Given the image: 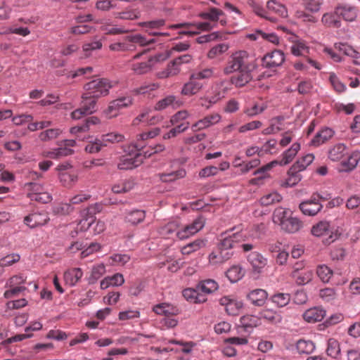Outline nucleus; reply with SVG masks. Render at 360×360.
<instances>
[{
    "label": "nucleus",
    "instance_id": "obj_14",
    "mask_svg": "<svg viewBox=\"0 0 360 360\" xmlns=\"http://www.w3.org/2000/svg\"><path fill=\"white\" fill-rule=\"evenodd\" d=\"M143 55V53L135 55L129 62L131 70L136 75H143L148 72L152 68L153 58L150 57L145 60H137Z\"/></svg>",
    "mask_w": 360,
    "mask_h": 360
},
{
    "label": "nucleus",
    "instance_id": "obj_12",
    "mask_svg": "<svg viewBox=\"0 0 360 360\" xmlns=\"http://www.w3.org/2000/svg\"><path fill=\"white\" fill-rule=\"evenodd\" d=\"M146 157V155H143L139 150H136V153L134 155L129 154L123 156L117 164V168L120 170L132 169L139 166Z\"/></svg>",
    "mask_w": 360,
    "mask_h": 360
},
{
    "label": "nucleus",
    "instance_id": "obj_62",
    "mask_svg": "<svg viewBox=\"0 0 360 360\" xmlns=\"http://www.w3.org/2000/svg\"><path fill=\"white\" fill-rule=\"evenodd\" d=\"M176 101V97L173 95H169L164 98L160 100L154 106L155 110H163L170 105H172Z\"/></svg>",
    "mask_w": 360,
    "mask_h": 360
},
{
    "label": "nucleus",
    "instance_id": "obj_19",
    "mask_svg": "<svg viewBox=\"0 0 360 360\" xmlns=\"http://www.w3.org/2000/svg\"><path fill=\"white\" fill-rule=\"evenodd\" d=\"M221 115L217 112L208 115L191 126L193 131H200L217 124L221 120Z\"/></svg>",
    "mask_w": 360,
    "mask_h": 360
},
{
    "label": "nucleus",
    "instance_id": "obj_28",
    "mask_svg": "<svg viewBox=\"0 0 360 360\" xmlns=\"http://www.w3.org/2000/svg\"><path fill=\"white\" fill-rule=\"evenodd\" d=\"M83 276V271L80 268H72L64 273V281L70 286L75 285Z\"/></svg>",
    "mask_w": 360,
    "mask_h": 360
},
{
    "label": "nucleus",
    "instance_id": "obj_38",
    "mask_svg": "<svg viewBox=\"0 0 360 360\" xmlns=\"http://www.w3.org/2000/svg\"><path fill=\"white\" fill-rule=\"evenodd\" d=\"M339 16V13H337L336 10L333 13H326L322 16L321 22L327 27L338 28L341 26Z\"/></svg>",
    "mask_w": 360,
    "mask_h": 360
},
{
    "label": "nucleus",
    "instance_id": "obj_29",
    "mask_svg": "<svg viewBox=\"0 0 360 360\" xmlns=\"http://www.w3.org/2000/svg\"><path fill=\"white\" fill-rule=\"evenodd\" d=\"M304 226V223L297 217H291L285 223H283L281 229L289 233H295L300 231Z\"/></svg>",
    "mask_w": 360,
    "mask_h": 360
},
{
    "label": "nucleus",
    "instance_id": "obj_3",
    "mask_svg": "<svg viewBox=\"0 0 360 360\" xmlns=\"http://www.w3.org/2000/svg\"><path fill=\"white\" fill-rule=\"evenodd\" d=\"M243 230V225L238 224L222 232L219 236L218 249L224 251H231L233 248L245 240Z\"/></svg>",
    "mask_w": 360,
    "mask_h": 360
},
{
    "label": "nucleus",
    "instance_id": "obj_58",
    "mask_svg": "<svg viewBox=\"0 0 360 360\" xmlns=\"http://www.w3.org/2000/svg\"><path fill=\"white\" fill-rule=\"evenodd\" d=\"M189 122H183L178 125H174L175 127L171 129L167 133L163 135L164 139H169L173 137L176 136L178 134L181 132L185 131L189 127Z\"/></svg>",
    "mask_w": 360,
    "mask_h": 360
},
{
    "label": "nucleus",
    "instance_id": "obj_63",
    "mask_svg": "<svg viewBox=\"0 0 360 360\" xmlns=\"http://www.w3.org/2000/svg\"><path fill=\"white\" fill-rule=\"evenodd\" d=\"M260 316L262 319L272 323H276L281 321V316L275 311L269 309H263L260 312Z\"/></svg>",
    "mask_w": 360,
    "mask_h": 360
},
{
    "label": "nucleus",
    "instance_id": "obj_18",
    "mask_svg": "<svg viewBox=\"0 0 360 360\" xmlns=\"http://www.w3.org/2000/svg\"><path fill=\"white\" fill-rule=\"evenodd\" d=\"M49 219V214L45 211H42L31 213L25 217L24 221L29 227L34 229L37 226L45 225Z\"/></svg>",
    "mask_w": 360,
    "mask_h": 360
},
{
    "label": "nucleus",
    "instance_id": "obj_44",
    "mask_svg": "<svg viewBox=\"0 0 360 360\" xmlns=\"http://www.w3.org/2000/svg\"><path fill=\"white\" fill-rule=\"evenodd\" d=\"M314 159V156L311 153L302 157L291 166L292 167V170L297 169V171L299 172L304 171L313 162Z\"/></svg>",
    "mask_w": 360,
    "mask_h": 360
},
{
    "label": "nucleus",
    "instance_id": "obj_8",
    "mask_svg": "<svg viewBox=\"0 0 360 360\" xmlns=\"http://www.w3.org/2000/svg\"><path fill=\"white\" fill-rule=\"evenodd\" d=\"M171 28H185L184 31L180 32V34L193 36L199 33L198 31H210L214 28V25L212 22H202L198 23H179L170 26Z\"/></svg>",
    "mask_w": 360,
    "mask_h": 360
},
{
    "label": "nucleus",
    "instance_id": "obj_50",
    "mask_svg": "<svg viewBox=\"0 0 360 360\" xmlns=\"http://www.w3.org/2000/svg\"><path fill=\"white\" fill-rule=\"evenodd\" d=\"M245 271L240 266H233L226 271V277L231 283H236L241 279Z\"/></svg>",
    "mask_w": 360,
    "mask_h": 360
},
{
    "label": "nucleus",
    "instance_id": "obj_61",
    "mask_svg": "<svg viewBox=\"0 0 360 360\" xmlns=\"http://www.w3.org/2000/svg\"><path fill=\"white\" fill-rule=\"evenodd\" d=\"M267 108L264 103H255L252 107H248L244 110V113L249 117H253L264 112Z\"/></svg>",
    "mask_w": 360,
    "mask_h": 360
},
{
    "label": "nucleus",
    "instance_id": "obj_42",
    "mask_svg": "<svg viewBox=\"0 0 360 360\" xmlns=\"http://www.w3.org/2000/svg\"><path fill=\"white\" fill-rule=\"evenodd\" d=\"M186 174L185 169H180L169 173H162L159 174L160 179L162 182H172L184 178Z\"/></svg>",
    "mask_w": 360,
    "mask_h": 360
},
{
    "label": "nucleus",
    "instance_id": "obj_31",
    "mask_svg": "<svg viewBox=\"0 0 360 360\" xmlns=\"http://www.w3.org/2000/svg\"><path fill=\"white\" fill-rule=\"evenodd\" d=\"M267 295L266 290L255 289L249 292L248 298L252 304L260 307L265 303Z\"/></svg>",
    "mask_w": 360,
    "mask_h": 360
},
{
    "label": "nucleus",
    "instance_id": "obj_17",
    "mask_svg": "<svg viewBox=\"0 0 360 360\" xmlns=\"http://www.w3.org/2000/svg\"><path fill=\"white\" fill-rule=\"evenodd\" d=\"M100 123V120L97 117L92 116L87 118L85 123L80 126H75L70 129V133L76 135V139L79 141H85L87 137L82 134L89 131L91 125H96ZM89 136H88L89 138Z\"/></svg>",
    "mask_w": 360,
    "mask_h": 360
},
{
    "label": "nucleus",
    "instance_id": "obj_5",
    "mask_svg": "<svg viewBox=\"0 0 360 360\" xmlns=\"http://www.w3.org/2000/svg\"><path fill=\"white\" fill-rule=\"evenodd\" d=\"M112 87L111 82L104 78L92 80L84 85L85 98L94 97L98 98L109 94Z\"/></svg>",
    "mask_w": 360,
    "mask_h": 360
},
{
    "label": "nucleus",
    "instance_id": "obj_57",
    "mask_svg": "<svg viewBox=\"0 0 360 360\" xmlns=\"http://www.w3.org/2000/svg\"><path fill=\"white\" fill-rule=\"evenodd\" d=\"M316 274L323 283H328L333 274V271L328 266L322 264L317 266Z\"/></svg>",
    "mask_w": 360,
    "mask_h": 360
},
{
    "label": "nucleus",
    "instance_id": "obj_53",
    "mask_svg": "<svg viewBox=\"0 0 360 360\" xmlns=\"http://www.w3.org/2000/svg\"><path fill=\"white\" fill-rule=\"evenodd\" d=\"M327 354L333 358H336L340 354L339 342L335 338H329L327 342Z\"/></svg>",
    "mask_w": 360,
    "mask_h": 360
},
{
    "label": "nucleus",
    "instance_id": "obj_60",
    "mask_svg": "<svg viewBox=\"0 0 360 360\" xmlns=\"http://www.w3.org/2000/svg\"><path fill=\"white\" fill-rule=\"evenodd\" d=\"M290 300V295L288 293L278 292L271 297V301L278 307L286 306Z\"/></svg>",
    "mask_w": 360,
    "mask_h": 360
},
{
    "label": "nucleus",
    "instance_id": "obj_37",
    "mask_svg": "<svg viewBox=\"0 0 360 360\" xmlns=\"http://www.w3.org/2000/svg\"><path fill=\"white\" fill-rule=\"evenodd\" d=\"M135 183L134 179H127L118 181L112 187V191L115 193H122L130 191L134 186Z\"/></svg>",
    "mask_w": 360,
    "mask_h": 360
},
{
    "label": "nucleus",
    "instance_id": "obj_35",
    "mask_svg": "<svg viewBox=\"0 0 360 360\" xmlns=\"http://www.w3.org/2000/svg\"><path fill=\"white\" fill-rule=\"evenodd\" d=\"M300 149L299 143H294L291 147L282 154V160L278 162L281 165H286L292 161Z\"/></svg>",
    "mask_w": 360,
    "mask_h": 360
},
{
    "label": "nucleus",
    "instance_id": "obj_56",
    "mask_svg": "<svg viewBox=\"0 0 360 360\" xmlns=\"http://www.w3.org/2000/svg\"><path fill=\"white\" fill-rule=\"evenodd\" d=\"M297 349L300 354H310L314 349V343L311 340H300L297 342Z\"/></svg>",
    "mask_w": 360,
    "mask_h": 360
},
{
    "label": "nucleus",
    "instance_id": "obj_51",
    "mask_svg": "<svg viewBox=\"0 0 360 360\" xmlns=\"http://www.w3.org/2000/svg\"><path fill=\"white\" fill-rule=\"evenodd\" d=\"M248 4L257 15L268 19L272 22L276 21V18L269 16L268 11H265L264 8L255 0H248Z\"/></svg>",
    "mask_w": 360,
    "mask_h": 360
},
{
    "label": "nucleus",
    "instance_id": "obj_54",
    "mask_svg": "<svg viewBox=\"0 0 360 360\" xmlns=\"http://www.w3.org/2000/svg\"><path fill=\"white\" fill-rule=\"evenodd\" d=\"M215 70L214 68H205L196 71L193 74V79H209L215 77Z\"/></svg>",
    "mask_w": 360,
    "mask_h": 360
},
{
    "label": "nucleus",
    "instance_id": "obj_20",
    "mask_svg": "<svg viewBox=\"0 0 360 360\" xmlns=\"http://www.w3.org/2000/svg\"><path fill=\"white\" fill-rule=\"evenodd\" d=\"M326 315V311L322 307H315L306 310L302 314L304 320L314 323L321 321Z\"/></svg>",
    "mask_w": 360,
    "mask_h": 360
},
{
    "label": "nucleus",
    "instance_id": "obj_15",
    "mask_svg": "<svg viewBox=\"0 0 360 360\" xmlns=\"http://www.w3.org/2000/svg\"><path fill=\"white\" fill-rule=\"evenodd\" d=\"M198 16L203 20H208L209 22H212L214 27L216 23L219 22L221 25L225 26L226 25V20L224 18V13L217 8H210L206 11L200 12Z\"/></svg>",
    "mask_w": 360,
    "mask_h": 360
},
{
    "label": "nucleus",
    "instance_id": "obj_4",
    "mask_svg": "<svg viewBox=\"0 0 360 360\" xmlns=\"http://www.w3.org/2000/svg\"><path fill=\"white\" fill-rule=\"evenodd\" d=\"M155 42L153 39H146L141 34H135L127 36L125 37L124 41L116 42L111 44L109 49L112 51H134L136 47L135 44H139L141 46H144Z\"/></svg>",
    "mask_w": 360,
    "mask_h": 360
},
{
    "label": "nucleus",
    "instance_id": "obj_52",
    "mask_svg": "<svg viewBox=\"0 0 360 360\" xmlns=\"http://www.w3.org/2000/svg\"><path fill=\"white\" fill-rule=\"evenodd\" d=\"M283 199L282 195L278 192H271L263 195L260 198V203L264 206H269L274 203L280 202Z\"/></svg>",
    "mask_w": 360,
    "mask_h": 360
},
{
    "label": "nucleus",
    "instance_id": "obj_27",
    "mask_svg": "<svg viewBox=\"0 0 360 360\" xmlns=\"http://www.w3.org/2000/svg\"><path fill=\"white\" fill-rule=\"evenodd\" d=\"M288 176L285 179L281 181V186L283 188L293 187L296 186L302 179L300 172L297 169L292 170L291 167L288 171Z\"/></svg>",
    "mask_w": 360,
    "mask_h": 360
},
{
    "label": "nucleus",
    "instance_id": "obj_13",
    "mask_svg": "<svg viewBox=\"0 0 360 360\" xmlns=\"http://www.w3.org/2000/svg\"><path fill=\"white\" fill-rule=\"evenodd\" d=\"M318 195H312L310 198L302 201L299 205V208L302 213L306 216H316L323 209V205L318 202Z\"/></svg>",
    "mask_w": 360,
    "mask_h": 360
},
{
    "label": "nucleus",
    "instance_id": "obj_30",
    "mask_svg": "<svg viewBox=\"0 0 360 360\" xmlns=\"http://www.w3.org/2000/svg\"><path fill=\"white\" fill-rule=\"evenodd\" d=\"M146 218V212L142 210H131L125 212L124 220L132 225L141 223Z\"/></svg>",
    "mask_w": 360,
    "mask_h": 360
},
{
    "label": "nucleus",
    "instance_id": "obj_11",
    "mask_svg": "<svg viewBox=\"0 0 360 360\" xmlns=\"http://www.w3.org/2000/svg\"><path fill=\"white\" fill-rule=\"evenodd\" d=\"M69 164H61L57 167L60 183L66 188L72 187L77 181V174L70 170Z\"/></svg>",
    "mask_w": 360,
    "mask_h": 360
},
{
    "label": "nucleus",
    "instance_id": "obj_55",
    "mask_svg": "<svg viewBox=\"0 0 360 360\" xmlns=\"http://www.w3.org/2000/svg\"><path fill=\"white\" fill-rule=\"evenodd\" d=\"M179 223L178 221H173L168 222L167 224L160 227L158 232L160 236L167 238L170 234L178 231Z\"/></svg>",
    "mask_w": 360,
    "mask_h": 360
},
{
    "label": "nucleus",
    "instance_id": "obj_21",
    "mask_svg": "<svg viewBox=\"0 0 360 360\" xmlns=\"http://www.w3.org/2000/svg\"><path fill=\"white\" fill-rule=\"evenodd\" d=\"M202 87V83L198 82L197 79H193V74H191L188 82L184 84L181 94L184 96H191L198 94Z\"/></svg>",
    "mask_w": 360,
    "mask_h": 360
},
{
    "label": "nucleus",
    "instance_id": "obj_46",
    "mask_svg": "<svg viewBox=\"0 0 360 360\" xmlns=\"http://www.w3.org/2000/svg\"><path fill=\"white\" fill-rule=\"evenodd\" d=\"M266 7L269 11L274 13L280 17L285 18L288 15L286 8L274 0L269 1L266 4Z\"/></svg>",
    "mask_w": 360,
    "mask_h": 360
},
{
    "label": "nucleus",
    "instance_id": "obj_22",
    "mask_svg": "<svg viewBox=\"0 0 360 360\" xmlns=\"http://www.w3.org/2000/svg\"><path fill=\"white\" fill-rule=\"evenodd\" d=\"M255 70L237 71L238 73L231 77V83L236 87L245 86L252 79V72Z\"/></svg>",
    "mask_w": 360,
    "mask_h": 360
},
{
    "label": "nucleus",
    "instance_id": "obj_39",
    "mask_svg": "<svg viewBox=\"0 0 360 360\" xmlns=\"http://www.w3.org/2000/svg\"><path fill=\"white\" fill-rule=\"evenodd\" d=\"M207 241L203 239H197L193 242L187 244L181 248V252L183 255H188L196 252L206 245Z\"/></svg>",
    "mask_w": 360,
    "mask_h": 360
},
{
    "label": "nucleus",
    "instance_id": "obj_36",
    "mask_svg": "<svg viewBox=\"0 0 360 360\" xmlns=\"http://www.w3.org/2000/svg\"><path fill=\"white\" fill-rule=\"evenodd\" d=\"M100 29L101 31L104 32L105 34L111 35L121 34L129 32V30H127L124 27H117L110 22H103L100 27Z\"/></svg>",
    "mask_w": 360,
    "mask_h": 360
},
{
    "label": "nucleus",
    "instance_id": "obj_33",
    "mask_svg": "<svg viewBox=\"0 0 360 360\" xmlns=\"http://www.w3.org/2000/svg\"><path fill=\"white\" fill-rule=\"evenodd\" d=\"M291 276L297 285H305L311 281L314 274L310 269H304L302 271H292Z\"/></svg>",
    "mask_w": 360,
    "mask_h": 360
},
{
    "label": "nucleus",
    "instance_id": "obj_47",
    "mask_svg": "<svg viewBox=\"0 0 360 360\" xmlns=\"http://www.w3.org/2000/svg\"><path fill=\"white\" fill-rule=\"evenodd\" d=\"M160 132V128L156 127V128H154L147 132H143L142 134H140L139 135H138V138H137L138 143L134 146V148L136 150L140 151V149L143 147V146L139 143L140 141H145V140H148L149 139H153V138L157 136L158 135H159Z\"/></svg>",
    "mask_w": 360,
    "mask_h": 360
},
{
    "label": "nucleus",
    "instance_id": "obj_48",
    "mask_svg": "<svg viewBox=\"0 0 360 360\" xmlns=\"http://www.w3.org/2000/svg\"><path fill=\"white\" fill-rule=\"evenodd\" d=\"M82 101L81 107L86 112V113L91 114L96 110V101L98 98L94 97L85 98V92L82 96Z\"/></svg>",
    "mask_w": 360,
    "mask_h": 360
},
{
    "label": "nucleus",
    "instance_id": "obj_25",
    "mask_svg": "<svg viewBox=\"0 0 360 360\" xmlns=\"http://www.w3.org/2000/svg\"><path fill=\"white\" fill-rule=\"evenodd\" d=\"M248 260L257 272H260L267 264V259L258 252H251L248 257Z\"/></svg>",
    "mask_w": 360,
    "mask_h": 360
},
{
    "label": "nucleus",
    "instance_id": "obj_16",
    "mask_svg": "<svg viewBox=\"0 0 360 360\" xmlns=\"http://www.w3.org/2000/svg\"><path fill=\"white\" fill-rule=\"evenodd\" d=\"M285 61V56L283 51L274 50L266 53L262 58V65L265 68H272L281 65Z\"/></svg>",
    "mask_w": 360,
    "mask_h": 360
},
{
    "label": "nucleus",
    "instance_id": "obj_7",
    "mask_svg": "<svg viewBox=\"0 0 360 360\" xmlns=\"http://www.w3.org/2000/svg\"><path fill=\"white\" fill-rule=\"evenodd\" d=\"M133 103V98L131 96H123L110 101L103 112L107 119H112L119 115L120 111L128 108Z\"/></svg>",
    "mask_w": 360,
    "mask_h": 360
},
{
    "label": "nucleus",
    "instance_id": "obj_23",
    "mask_svg": "<svg viewBox=\"0 0 360 360\" xmlns=\"http://www.w3.org/2000/svg\"><path fill=\"white\" fill-rule=\"evenodd\" d=\"M233 255L232 251H224L217 248L216 251H213L209 255V262L212 265L220 264L231 259Z\"/></svg>",
    "mask_w": 360,
    "mask_h": 360
},
{
    "label": "nucleus",
    "instance_id": "obj_45",
    "mask_svg": "<svg viewBox=\"0 0 360 360\" xmlns=\"http://www.w3.org/2000/svg\"><path fill=\"white\" fill-rule=\"evenodd\" d=\"M335 49L342 52L345 55L349 56L354 59L360 58V53L356 51L352 46L343 43H335L334 44Z\"/></svg>",
    "mask_w": 360,
    "mask_h": 360
},
{
    "label": "nucleus",
    "instance_id": "obj_2",
    "mask_svg": "<svg viewBox=\"0 0 360 360\" xmlns=\"http://www.w3.org/2000/svg\"><path fill=\"white\" fill-rule=\"evenodd\" d=\"M347 146L344 143H337L328 150V158L333 162H341V171L350 172L353 170L360 160V152L355 150L347 156V160L342 158L347 155Z\"/></svg>",
    "mask_w": 360,
    "mask_h": 360
},
{
    "label": "nucleus",
    "instance_id": "obj_6",
    "mask_svg": "<svg viewBox=\"0 0 360 360\" xmlns=\"http://www.w3.org/2000/svg\"><path fill=\"white\" fill-rule=\"evenodd\" d=\"M311 233L316 237L328 236L324 240L325 244H330L336 240L340 233L337 229L330 226L328 221H320L317 224L312 226Z\"/></svg>",
    "mask_w": 360,
    "mask_h": 360
},
{
    "label": "nucleus",
    "instance_id": "obj_40",
    "mask_svg": "<svg viewBox=\"0 0 360 360\" xmlns=\"http://www.w3.org/2000/svg\"><path fill=\"white\" fill-rule=\"evenodd\" d=\"M240 322L242 327H243L246 331L259 326L261 323L259 318L253 315H245L242 316Z\"/></svg>",
    "mask_w": 360,
    "mask_h": 360
},
{
    "label": "nucleus",
    "instance_id": "obj_34",
    "mask_svg": "<svg viewBox=\"0 0 360 360\" xmlns=\"http://www.w3.org/2000/svg\"><path fill=\"white\" fill-rule=\"evenodd\" d=\"M333 131L330 128H325L319 131L311 141V143L314 146H319L333 136Z\"/></svg>",
    "mask_w": 360,
    "mask_h": 360
},
{
    "label": "nucleus",
    "instance_id": "obj_10",
    "mask_svg": "<svg viewBox=\"0 0 360 360\" xmlns=\"http://www.w3.org/2000/svg\"><path fill=\"white\" fill-rule=\"evenodd\" d=\"M309 47L307 45L306 42L303 40L295 41L290 46V52L295 56H304V60L314 67L316 70H321V65L316 60L308 57L307 55L309 53Z\"/></svg>",
    "mask_w": 360,
    "mask_h": 360
},
{
    "label": "nucleus",
    "instance_id": "obj_26",
    "mask_svg": "<svg viewBox=\"0 0 360 360\" xmlns=\"http://www.w3.org/2000/svg\"><path fill=\"white\" fill-rule=\"evenodd\" d=\"M336 12L346 21H354L357 17V8L355 6L347 4L338 6Z\"/></svg>",
    "mask_w": 360,
    "mask_h": 360
},
{
    "label": "nucleus",
    "instance_id": "obj_49",
    "mask_svg": "<svg viewBox=\"0 0 360 360\" xmlns=\"http://www.w3.org/2000/svg\"><path fill=\"white\" fill-rule=\"evenodd\" d=\"M124 139V135L117 132H111L103 134L101 137L103 147L107 146L108 143H115L123 141Z\"/></svg>",
    "mask_w": 360,
    "mask_h": 360
},
{
    "label": "nucleus",
    "instance_id": "obj_24",
    "mask_svg": "<svg viewBox=\"0 0 360 360\" xmlns=\"http://www.w3.org/2000/svg\"><path fill=\"white\" fill-rule=\"evenodd\" d=\"M292 215V212L290 209L278 207L275 209L272 214V220L274 224H277L283 227V223L290 219Z\"/></svg>",
    "mask_w": 360,
    "mask_h": 360
},
{
    "label": "nucleus",
    "instance_id": "obj_1",
    "mask_svg": "<svg viewBox=\"0 0 360 360\" xmlns=\"http://www.w3.org/2000/svg\"><path fill=\"white\" fill-rule=\"evenodd\" d=\"M257 68V60L253 56L245 51H238L230 56L223 71L228 75L237 71L256 70Z\"/></svg>",
    "mask_w": 360,
    "mask_h": 360
},
{
    "label": "nucleus",
    "instance_id": "obj_59",
    "mask_svg": "<svg viewBox=\"0 0 360 360\" xmlns=\"http://www.w3.org/2000/svg\"><path fill=\"white\" fill-rule=\"evenodd\" d=\"M105 273V266L103 264L94 265L91 269L89 281L90 283H95Z\"/></svg>",
    "mask_w": 360,
    "mask_h": 360
},
{
    "label": "nucleus",
    "instance_id": "obj_9",
    "mask_svg": "<svg viewBox=\"0 0 360 360\" xmlns=\"http://www.w3.org/2000/svg\"><path fill=\"white\" fill-rule=\"evenodd\" d=\"M205 218L201 215L198 216L191 224L178 230L176 236L180 240L186 239L200 231L205 226Z\"/></svg>",
    "mask_w": 360,
    "mask_h": 360
},
{
    "label": "nucleus",
    "instance_id": "obj_43",
    "mask_svg": "<svg viewBox=\"0 0 360 360\" xmlns=\"http://www.w3.org/2000/svg\"><path fill=\"white\" fill-rule=\"evenodd\" d=\"M218 287L219 285L214 280L206 279L200 281L198 284L197 289L198 290H200L202 292L210 294L217 290Z\"/></svg>",
    "mask_w": 360,
    "mask_h": 360
},
{
    "label": "nucleus",
    "instance_id": "obj_32",
    "mask_svg": "<svg viewBox=\"0 0 360 360\" xmlns=\"http://www.w3.org/2000/svg\"><path fill=\"white\" fill-rule=\"evenodd\" d=\"M181 71L179 65H177L176 61L172 60L169 62L167 68L157 73V77L160 79H165L176 76Z\"/></svg>",
    "mask_w": 360,
    "mask_h": 360
},
{
    "label": "nucleus",
    "instance_id": "obj_41",
    "mask_svg": "<svg viewBox=\"0 0 360 360\" xmlns=\"http://www.w3.org/2000/svg\"><path fill=\"white\" fill-rule=\"evenodd\" d=\"M73 153V150L66 147H60L49 151L44 152V155L47 158L56 159L61 157L68 156Z\"/></svg>",
    "mask_w": 360,
    "mask_h": 360
},
{
    "label": "nucleus",
    "instance_id": "obj_64",
    "mask_svg": "<svg viewBox=\"0 0 360 360\" xmlns=\"http://www.w3.org/2000/svg\"><path fill=\"white\" fill-rule=\"evenodd\" d=\"M329 81L333 86L334 90L338 93L341 94L345 92L347 89V87L345 84H343L339 78L336 76V75L333 72L330 74Z\"/></svg>",
    "mask_w": 360,
    "mask_h": 360
}]
</instances>
